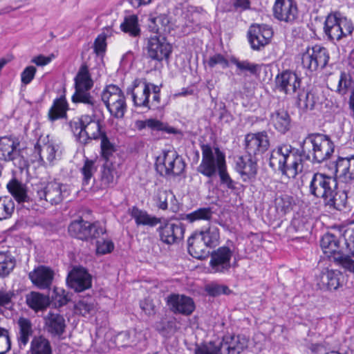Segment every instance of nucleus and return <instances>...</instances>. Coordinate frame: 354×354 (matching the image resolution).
Segmentation results:
<instances>
[{
  "label": "nucleus",
  "instance_id": "obj_49",
  "mask_svg": "<svg viewBox=\"0 0 354 354\" xmlns=\"http://www.w3.org/2000/svg\"><path fill=\"white\" fill-rule=\"evenodd\" d=\"M173 199H175V195L171 190L158 189L154 196L156 207L162 210L167 209L168 201H172Z\"/></svg>",
  "mask_w": 354,
  "mask_h": 354
},
{
  "label": "nucleus",
  "instance_id": "obj_33",
  "mask_svg": "<svg viewBox=\"0 0 354 354\" xmlns=\"http://www.w3.org/2000/svg\"><path fill=\"white\" fill-rule=\"evenodd\" d=\"M7 188L19 204L27 203L28 205L24 206L29 208L32 200L28 194L26 185L13 178L7 184Z\"/></svg>",
  "mask_w": 354,
  "mask_h": 354
},
{
  "label": "nucleus",
  "instance_id": "obj_4",
  "mask_svg": "<svg viewBox=\"0 0 354 354\" xmlns=\"http://www.w3.org/2000/svg\"><path fill=\"white\" fill-rule=\"evenodd\" d=\"M301 156L305 160L321 163L330 158L335 145L329 136L321 133H311L301 145Z\"/></svg>",
  "mask_w": 354,
  "mask_h": 354
},
{
  "label": "nucleus",
  "instance_id": "obj_50",
  "mask_svg": "<svg viewBox=\"0 0 354 354\" xmlns=\"http://www.w3.org/2000/svg\"><path fill=\"white\" fill-rule=\"evenodd\" d=\"M97 169L96 161L86 158L84 165L80 169L81 174L83 176V184H88Z\"/></svg>",
  "mask_w": 354,
  "mask_h": 354
},
{
  "label": "nucleus",
  "instance_id": "obj_64",
  "mask_svg": "<svg viewBox=\"0 0 354 354\" xmlns=\"http://www.w3.org/2000/svg\"><path fill=\"white\" fill-rule=\"evenodd\" d=\"M151 91L153 97L151 101H150L151 109H158L160 104V86L151 83Z\"/></svg>",
  "mask_w": 354,
  "mask_h": 354
},
{
  "label": "nucleus",
  "instance_id": "obj_2",
  "mask_svg": "<svg viewBox=\"0 0 354 354\" xmlns=\"http://www.w3.org/2000/svg\"><path fill=\"white\" fill-rule=\"evenodd\" d=\"M92 111L91 115H82L77 121L70 122L71 128L76 140L86 145L93 140H98L105 132L102 131L101 122L103 110L101 103L86 105Z\"/></svg>",
  "mask_w": 354,
  "mask_h": 354
},
{
  "label": "nucleus",
  "instance_id": "obj_54",
  "mask_svg": "<svg viewBox=\"0 0 354 354\" xmlns=\"http://www.w3.org/2000/svg\"><path fill=\"white\" fill-rule=\"evenodd\" d=\"M289 232L299 234L300 236L297 238L304 237L308 232L304 218L299 216L294 217L291 221Z\"/></svg>",
  "mask_w": 354,
  "mask_h": 354
},
{
  "label": "nucleus",
  "instance_id": "obj_5",
  "mask_svg": "<svg viewBox=\"0 0 354 354\" xmlns=\"http://www.w3.org/2000/svg\"><path fill=\"white\" fill-rule=\"evenodd\" d=\"M354 26L351 19L344 16L339 12H334L328 15L324 25V31L328 39L333 43L351 36Z\"/></svg>",
  "mask_w": 354,
  "mask_h": 354
},
{
  "label": "nucleus",
  "instance_id": "obj_46",
  "mask_svg": "<svg viewBox=\"0 0 354 354\" xmlns=\"http://www.w3.org/2000/svg\"><path fill=\"white\" fill-rule=\"evenodd\" d=\"M201 236L202 240L208 247L212 248L216 247L219 242V230L216 226L211 225L206 230L197 233Z\"/></svg>",
  "mask_w": 354,
  "mask_h": 354
},
{
  "label": "nucleus",
  "instance_id": "obj_56",
  "mask_svg": "<svg viewBox=\"0 0 354 354\" xmlns=\"http://www.w3.org/2000/svg\"><path fill=\"white\" fill-rule=\"evenodd\" d=\"M101 186L103 187H108L114 185V175L113 169L106 162L101 171Z\"/></svg>",
  "mask_w": 354,
  "mask_h": 354
},
{
  "label": "nucleus",
  "instance_id": "obj_3",
  "mask_svg": "<svg viewBox=\"0 0 354 354\" xmlns=\"http://www.w3.org/2000/svg\"><path fill=\"white\" fill-rule=\"evenodd\" d=\"M298 150L290 145H281L274 149L269 159V165L288 178H295L303 169L301 162L305 158L297 154Z\"/></svg>",
  "mask_w": 354,
  "mask_h": 354
},
{
  "label": "nucleus",
  "instance_id": "obj_63",
  "mask_svg": "<svg viewBox=\"0 0 354 354\" xmlns=\"http://www.w3.org/2000/svg\"><path fill=\"white\" fill-rule=\"evenodd\" d=\"M106 36L102 33L99 35L94 41V51L97 55L104 53L106 48Z\"/></svg>",
  "mask_w": 354,
  "mask_h": 354
},
{
  "label": "nucleus",
  "instance_id": "obj_8",
  "mask_svg": "<svg viewBox=\"0 0 354 354\" xmlns=\"http://www.w3.org/2000/svg\"><path fill=\"white\" fill-rule=\"evenodd\" d=\"M33 192L34 200L42 205L47 203L52 205L59 204L69 194L66 185L56 181L37 184Z\"/></svg>",
  "mask_w": 354,
  "mask_h": 354
},
{
  "label": "nucleus",
  "instance_id": "obj_30",
  "mask_svg": "<svg viewBox=\"0 0 354 354\" xmlns=\"http://www.w3.org/2000/svg\"><path fill=\"white\" fill-rule=\"evenodd\" d=\"M29 278L39 288L46 289L52 284L54 272L48 267L40 266L29 273Z\"/></svg>",
  "mask_w": 354,
  "mask_h": 354
},
{
  "label": "nucleus",
  "instance_id": "obj_17",
  "mask_svg": "<svg viewBox=\"0 0 354 354\" xmlns=\"http://www.w3.org/2000/svg\"><path fill=\"white\" fill-rule=\"evenodd\" d=\"M59 146L48 138H39L35 145L34 155L41 165H52L58 156Z\"/></svg>",
  "mask_w": 354,
  "mask_h": 354
},
{
  "label": "nucleus",
  "instance_id": "obj_19",
  "mask_svg": "<svg viewBox=\"0 0 354 354\" xmlns=\"http://www.w3.org/2000/svg\"><path fill=\"white\" fill-rule=\"evenodd\" d=\"M272 35V29L267 25H252L248 32L251 48L256 50H260L268 45Z\"/></svg>",
  "mask_w": 354,
  "mask_h": 354
},
{
  "label": "nucleus",
  "instance_id": "obj_9",
  "mask_svg": "<svg viewBox=\"0 0 354 354\" xmlns=\"http://www.w3.org/2000/svg\"><path fill=\"white\" fill-rule=\"evenodd\" d=\"M74 80L75 91L72 96L73 102L83 103L86 105L100 103L90 93L93 82L86 64L80 66Z\"/></svg>",
  "mask_w": 354,
  "mask_h": 354
},
{
  "label": "nucleus",
  "instance_id": "obj_32",
  "mask_svg": "<svg viewBox=\"0 0 354 354\" xmlns=\"http://www.w3.org/2000/svg\"><path fill=\"white\" fill-rule=\"evenodd\" d=\"M187 249L189 254L194 258L203 259L209 254V248L201 239V236L195 233L187 240Z\"/></svg>",
  "mask_w": 354,
  "mask_h": 354
},
{
  "label": "nucleus",
  "instance_id": "obj_62",
  "mask_svg": "<svg viewBox=\"0 0 354 354\" xmlns=\"http://www.w3.org/2000/svg\"><path fill=\"white\" fill-rule=\"evenodd\" d=\"M37 69L33 66H29L24 68L21 73V80L24 85H27L31 82L36 74Z\"/></svg>",
  "mask_w": 354,
  "mask_h": 354
},
{
  "label": "nucleus",
  "instance_id": "obj_15",
  "mask_svg": "<svg viewBox=\"0 0 354 354\" xmlns=\"http://www.w3.org/2000/svg\"><path fill=\"white\" fill-rule=\"evenodd\" d=\"M338 185L336 178L323 173H315L309 183V193L317 198H326Z\"/></svg>",
  "mask_w": 354,
  "mask_h": 354
},
{
  "label": "nucleus",
  "instance_id": "obj_21",
  "mask_svg": "<svg viewBox=\"0 0 354 354\" xmlns=\"http://www.w3.org/2000/svg\"><path fill=\"white\" fill-rule=\"evenodd\" d=\"M160 240L167 245L178 243L183 239L185 227L180 222L166 221L157 229Z\"/></svg>",
  "mask_w": 354,
  "mask_h": 354
},
{
  "label": "nucleus",
  "instance_id": "obj_42",
  "mask_svg": "<svg viewBox=\"0 0 354 354\" xmlns=\"http://www.w3.org/2000/svg\"><path fill=\"white\" fill-rule=\"evenodd\" d=\"M29 354H52L48 339L42 335L34 337L30 343Z\"/></svg>",
  "mask_w": 354,
  "mask_h": 354
},
{
  "label": "nucleus",
  "instance_id": "obj_44",
  "mask_svg": "<svg viewBox=\"0 0 354 354\" xmlns=\"http://www.w3.org/2000/svg\"><path fill=\"white\" fill-rule=\"evenodd\" d=\"M16 260L9 251L0 252V277H8L13 270Z\"/></svg>",
  "mask_w": 354,
  "mask_h": 354
},
{
  "label": "nucleus",
  "instance_id": "obj_35",
  "mask_svg": "<svg viewBox=\"0 0 354 354\" xmlns=\"http://www.w3.org/2000/svg\"><path fill=\"white\" fill-rule=\"evenodd\" d=\"M257 161L252 157L240 156L236 162V169L241 174L243 180L254 177L257 174Z\"/></svg>",
  "mask_w": 354,
  "mask_h": 354
},
{
  "label": "nucleus",
  "instance_id": "obj_26",
  "mask_svg": "<svg viewBox=\"0 0 354 354\" xmlns=\"http://www.w3.org/2000/svg\"><path fill=\"white\" fill-rule=\"evenodd\" d=\"M67 283L76 292H82L91 288V276L84 268H74L68 274Z\"/></svg>",
  "mask_w": 354,
  "mask_h": 354
},
{
  "label": "nucleus",
  "instance_id": "obj_18",
  "mask_svg": "<svg viewBox=\"0 0 354 354\" xmlns=\"http://www.w3.org/2000/svg\"><path fill=\"white\" fill-rule=\"evenodd\" d=\"M301 83L299 75L290 70L282 71L275 77L277 89L287 95H293L300 91Z\"/></svg>",
  "mask_w": 354,
  "mask_h": 354
},
{
  "label": "nucleus",
  "instance_id": "obj_22",
  "mask_svg": "<svg viewBox=\"0 0 354 354\" xmlns=\"http://www.w3.org/2000/svg\"><path fill=\"white\" fill-rule=\"evenodd\" d=\"M273 15L281 21L293 23L298 16L297 3L294 0H276Z\"/></svg>",
  "mask_w": 354,
  "mask_h": 354
},
{
  "label": "nucleus",
  "instance_id": "obj_58",
  "mask_svg": "<svg viewBox=\"0 0 354 354\" xmlns=\"http://www.w3.org/2000/svg\"><path fill=\"white\" fill-rule=\"evenodd\" d=\"M352 84L353 82L351 75L345 72H342L339 76L336 91L339 94L344 95L346 94L349 89L352 87Z\"/></svg>",
  "mask_w": 354,
  "mask_h": 354
},
{
  "label": "nucleus",
  "instance_id": "obj_13",
  "mask_svg": "<svg viewBox=\"0 0 354 354\" xmlns=\"http://www.w3.org/2000/svg\"><path fill=\"white\" fill-rule=\"evenodd\" d=\"M329 59L327 48L319 44L308 46L301 53V64L310 72L324 68Z\"/></svg>",
  "mask_w": 354,
  "mask_h": 354
},
{
  "label": "nucleus",
  "instance_id": "obj_23",
  "mask_svg": "<svg viewBox=\"0 0 354 354\" xmlns=\"http://www.w3.org/2000/svg\"><path fill=\"white\" fill-rule=\"evenodd\" d=\"M151 84L146 82L141 84L139 80H136L132 88H127V93H131L136 106L151 109L149 100Z\"/></svg>",
  "mask_w": 354,
  "mask_h": 354
},
{
  "label": "nucleus",
  "instance_id": "obj_39",
  "mask_svg": "<svg viewBox=\"0 0 354 354\" xmlns=\"http://www.w3.org/2000/svg\"><path fill=\"white\" fill-rule=\"evenodd\" d=\"M136 128L142 131L146 127L151 129V130L162 131L168 133H176L177 130L171 127H169L158 120L156 119H147L145 120H136L135 122Z\"/></svg>",
  "mask_w": 354,
  "mask_h": 354
},
{
  "label": "nucleus",
  "instance_id": "obj_7",
  "mask_svg": "<svg viewBox=\"0 0 354 354\" xmlns=\"http://www.w3.org/2000/svg\"><path fill=\"white\" fill-rule=\"evenodd\" d=\"M202 160L197 167V171L203 176L212 178L226 165L225 154L216 147L213 149L207 144L201 146Z\"/></svg>",
  "mask_w": 354,
  "mask_h": 354
},
{
  "label": "nucleus",
  "instance_id": "obj_55",
  "mask_svg": "<svg viewBox=\"0 0 354 354\" xmlns=\"http://www.w3.org/2000/svg\"><path fill=\"white\" fill-rule=\"evenodd\" d=\"M274 205L278 212L285 214L291 209L292 198L287 194H281L275 198Z\"/></svg>",
  "mask_w": 354,
  "mask_h": 354
},
{
  "label": "nucleus",
  "instance_id": "obj_11",
  "mask_svg": "<svg viewBox=\"0 0 354 354\" xmlns=\"http://www.w3.org/2000/svg\"><path fill=\"white\" fill-rule=\"evenodd\" d=\"M101 100L111 116L115 118L124 117L127 105L124 92L119 86L107 85L101 93Z\"/></svg>",
  "mask_w": 354,
  "mask_h": 354
},
{
  "label": "nucleus",
  "instance_id": "obj_28",
  "mask_svg": "<svg viewBox=\"0 0 354 354\" xmlns=\"http://www.w3.org/2000/svg\"><path fill=\"white\" fill-rule=\"evenodd\" d=\"M335 167L336 172L339 173L342 183L354 189V156L339 158Z\"/></svg>",
  "mask_w": 354,
  "mask_h": 354
},
{
  "label": "nucleus",
  "instance_id": "obj_45",
  "mask_svg": "<svg viewBox=\"0 0 354 354\" xmlns=\"http://www.w3.org/2000/svg\"><path fill=\"white\" fill-rule=\"evenodd\" d=\"M120 28L124 32L133 37H139L140 35L138 19L134 15L126 17L124 21L120 24Z\"/></svg>",
  "mask_w": 354,
  "mask_h": 354
},
{
  "label": "nucleus",
  "instance_id": "obj_61",
  "mask_svg": "<svg viewBox=\"0 0 354 354\" xmlns=\"http://www.w3.org/2000/svg\"><path fill=\"white\" fill-rule=\"evenodd\" d=\"M11 347L9 332L0 327V354H5Z\"/></svg>",
  "mask_w": 354,
  "mask_h": 354
},
{
  "label": "nucleus",
  "instance_id": "obj_43",
  "mask_svg": "<svg viewBox=\"0 0 354 354\" xmlns=\"http://www.w3.org/2000/svg\"><path fill=\"white\" fill-rule=\"evenodd\" d=\"M27 305L32 309L38 311L46 308L49 304V299L44 295L31 292L26 296Z\"/></svg>",
  "mask_w": 354,
  "mask_h": 354
},
{
  "label": "nucleus",
  "instance_id": "obj_29",
  "mask_svg": "<svg viewBox=\"0 0 354 354\" xmlns=\"http://www.w3.org/2000/svg\"><path fill=\"white\" fill-rule=\"evenodd\" d=\"M19 142L12 136L0 138V159L5 161H15L19 157L20 151L17 149Z\"/></svg>",
  "mask_w": 354,
  "mask_h": 354
},
{
  "label": "nucleus",
  "instance_id": "obj_1",
  "mask_svg": "<svg viewBox=\"0 0 354 354\" xmlns=\"http://www.w3.org/2000/svg\"><path fill=\"white\" fill-rule=\"evenodd\" d=\"M345 248L340 246L339 239L332 233L325 234L320 241L324 254L333 258L339 265L354 273V260L348 255L354 257V228L348 229L344 234Z\"/></svg>",
  "mask_w": 354,
  "mask_h": 354
},
{
  "label": "nucleus",
  "instance_id": "obj_14",
  "mask_svg": "<svg viewBox=\"0 0 354 354\" xmlns=\"http://www.w3.org/2000/svg\"><path fill=\"white\" fill-rule=\"evenodd\" d=\"M270 139L267 131L249 133L245 136L244 150L248 156L258 160L270 147Z\"/></svg>",
  "mask_w": 354,
  "mask_h": 354
},
{
  "label": "nucleus",
  "instance_id": "obj_40",
  "mask_svg": "<svg viewBox=\"0 0 354 354\" xmlns=\"http://www.w3.org/2000/svg\"><path fill=\"white\" fill-rule=\"evenodd\" d=\"M170 19L166 14H160L156 17L150 16L149 18L148 29L153 33H160L161 32H169Z\"/></svg>",
  "mask_w": 354,
  "mask_h": 354
},
{
  "label": "nucleus",
  "instance_id": "obj_36",
  "mask_svg": "<svg viewBox=\"0 0 354 354\" xmlns=\"http://www.w3.org/2000/svg\"><path fill=\"white\" fill-rule=\"evenodd\" d=\"M17 339L19 347L25 346L34 333L33 325L31 321L26 317H19L17 322Z\"/></svg>",
  "mask_w": 354,
  "mask_h": 354
},
{
  "label": "nucleus",
  "instance_id": "obj_52",
  "mask_svg": "<svg viewBox=\"0 0 354 354\" xmlns=\"http://www.w3.org/2000/svg\"><path fill=\"white\" fill-rule=\"evenodd\" d=\"M15 209L12 200L8 197H0V221L11 216Z\"/></svg>",
  "mask_w": 354,
  "mask_h": 354
},
{
  "label": "nucleus",
  "instance_id": "obj_59",
  "mask_svg": "<svg viewBox=\"0 0 354 354\" xmlns=\"http://www.w3.org/2000/svg\"><path fill=\"white\" fill-rule=\"evenodd\" d=\"M205 291L212 297H217L222 294L229 295L231 290L225 285L212 283L205 286Z\"/></svg>",
  "mask_w": 354,
  "mask_h": 354
},
{
  "label": "nucleus",
  "instance_id": "obj_48",
  "mask_svg": "<svg viewBox=\"0 0 354 354\" xmlns=\"http://www.w3.org/2000/svg\"><path fill=\"white\" fill-rule=\"evenodd\" d=\"M75 311L84 317L92 315L95 311L94 300L91 297L83 298L75 305Z\"/></svg>",
  "mask_w": 354,
  "mask_h": 354
},
{
  "label": "nucleus",
  "instance_id": "obj_34",
  "mask_svg": "<svg viewBox=\"0 0 354 354\" xmlns=\"http://www.w3.org/2000/svg\"><path fill=\"white\" fill-rule=\"evenodd\" d=\"M340 272L326 269L322 272L317 281V286L321 290H335L340 285Z\"/></svg>",
  "mask_w": 354,
  "mask_h": 354
},
{
  "label": "nucleus",
  "instance_id": "obj_24",
  "mask_svg": "<svg viewBox=\"0 0 354 354\" xmlns=\"http://www.w3.org/2000/svg\"><path fill=\"white\" fill-rule=\"evenodd\" d=\"M351 193L354 194V189L349 188V186L344 185L342 189H339L337 186L324 198L323 203L330 209L342 211L346 207L348 194Z\"/></svg>",
  "mask_w": 354,
  "mask_h": 354
},
{
  "label": "nucleus",
  "instance_id": "obj_47",
  "mask_svg": "<svg viewBox=\"0 0 354 354\" xmlns=\"http://www.w3.org/2000/svg\"><path fill=\"white\" fill-rule=\"evenodd\" d=\"M297 104L298 106L303 110H313L317 102L314 93L311 91H301L297 93Z\"/></svg>",
  "mask_w": 354,
  "mask_h": 354
},
{
  "label": "nucleus",
  "instance_id": "obj_25",
  "mask_svg": "<svg viewBox=\"0 0 354 354\" xmlns=\"http://www.w3.org/2000/svg\"><path fill=\"white\" fill-rule=\"evenodd\" d=\"M167 302L170 310L176 314L189 315L195 309L193 299L183 295L172 294L167 297Z\"/></svg>",
  "mask_w": 354,
  "mask_h": 354
},
{
  "label": "nucleus",
  "instance_id": "obj_20",
  "mask_svg": "<svg viewBox=\"0 0 354 354\" xmlns=\"http://www.w3.org/2000/svg\"><path fill=\"white\" fill-rule=\"evenodd\" d=\"M147 56L153 60L161 62L168 59L172 52V46L157 35L150 37L147 44Z\"/></svg>",
  "mask_w": 354,
  "mask_h": 354
},
{
  "label": "nucleus",
  "instance_id": "obj_57",
  "mask_svg": "<svg viewBox=\"0 0 354 354\" xmlns=\"http://www.w3.org/2000/svg\"><path fill=\"white\" fill-rule=\"evenodd\" d=\"M101 139V155L102 157L106 161L109 160V158L113 155L115 151L114 145L110 142L106 133H103L100 138Z\"/></svg>",
  "mask_w": 354,
  "mask_h": 354
},
{
  "label": "nucleus",
  "instance_id": "obj_12",
  "mask_svg": "<svg viewBox=\"0 0 354 354\" xmlns=\"http://www.w3.org/2000/svg\"><path fill=\"white\" fill-rule=\"evenodd\" d=\"M68 231L71 236L82 241L97 239L106 232L105 228L100 222L90 223L82 218L71 221Z\"/></svg>",
  "mask_w": 354,
  "mask_h": 354
},
{
  "label": "nucleus",
  "instance_id": "obj_10",
  "mask_svg": "<svg viewBox=\"0 0 354 354\" xmlns=\"http://www.w3.org/2000/svg\"><path fill=\"white\" fill-rule=\"evenodd\" d=\"M185 162L174 150L163 151L156 159V169L165 178L180 176L185 169Z\"/></svg>",
  "mask_w": 354,
  "mask_h": 354
},
{
  "label": "nucleus",
  "instance_id": "obj_16",
  "mask_svg": "<svg viewBox=\"0 0 354 354\" xmlns=\"http://www.w3.org/2000/svg\"><path fill=\"white\" fill-rule=\"evenodd\" d=\"M234 249L223 245L212 251L210 254L209 269L212 273H225L231 268V259Z\"/></svg>",
  "mask_w": 354,
  "mask_h": 354
},
{
  "label": "nucleus",
  "instance_id": "obj_60",
  "mask_svg": "<svg viewBox=\"0 0 354 354\" xmlns=\"http://www.w3.org/2000/svg\"><path fill=\"white\" fill-rule=\"evenodd\" d=\"M207 66L212 68L216 65H219L222 68H226L229 66L227 59L221 53H216L211 57L207 61Z\"/></svg>",
  "mask_w": 354,
  "mask_h": 354
},
{
  "label": "nucleus",
  "instance_id": "obj_31",
  "mask_svg": "<svg viewBox=\"0 0 354 354\" xmlns=\"http://www.w3.org/2000/svg\"><path fill=\"white\" fill-rule=\"evenodd\" d=\"M269 122L281 133H286L291 127V118L287 110L279 109L270 115Z\"/></svg>",
  "mask_w": 354,
  "mask_h": 354
},
{
  "label": "nucleus",
  "instance_id": "obj_51",
  "mask_svg": "<svg viewBox=\"0 0 354 354\" xmlns=\"http://www.w3.org/2000/svg\"><path fill=\"white\" fill-rule=\"evenodd\" d=\"M212 213L210 207L199 208L189 214H187L184 219L189 223H194L200 220L209 221L212 216Z\"/></svg>",
  "mask_w": 354,
  "mask_h": 354
},
{
  "label": "nucleus",
  "instance_id": "obj_38",
  "mask_svg": "<svg viewBox=\"0 0 354 354\" xmlns=\"http://www.w3.org/2000/svg\"><path fill=\"white\" fill-rule=\"evenodd\" d=\"M130 214L135 220L137 225H147L154 227L160 223V218L149 214L146 211L133 207L130 209Z\"/></svg>",
  "mask_w": 354,
  "mask_h": 354
},
{
  "label": "nucleus",
  "instance_id": "obj_27",
  "mask_svg": "<svg viewBox=\"0 0 354 354\" xmlns=\"http://www.w3.org/2000/svg\"><path fill=\"white\" fill-rule=\"evenodd\" d=\"M178 14H180V16L178 18L177 26L181 27L183 33L189 34L198 28L199 23L197 20L198 14L194 11L193 7L176 8V15Z\"/></svg>",
  "mask_w": 354,
  "mask_h": 354
},
{
  "label": "nucleus",
  "instance_id": "obj_41",
  "mask_svg": "<svg viewBox=\"0 0 354 354\" xmlns=\"http://www.w3.org/2000/svg\"><path fill=\"white\" fill-rule=\"evenodd\" d=\"M68 104L64 97L57 98L48 111V119L54 122L58 119L64 118L66 116Z\"/></svg>",
  "mask_w": 354,
  "mask_h": 354
},
{
  "label": "nucleus",
  "instance_id": "obj_37",
  "mask_svg": "<svg viewBox=\"0 0 354 354\" xmlns=\"http://www.w3.org/2000/svg\"><path fill=\"white\" fill-rule=\"evenodd\" d=\"M46 326L48 333L53 335H61L64 333L66 323L64 317L57 313H49L46 317Z\"/></svg>",
  "mask_w": 354,
  "mask_h": 354
},
{
  "label": "nucleus",
  "instance_id": "obj_53",
  "mask_svg": "<svg viewBox=\"0 0 354 354\" xmlns=\"http://www.w3.org/2000/svg\"><path fill=\"white\" fill-rule=\"evenodd\" d=\"M232 62L236 65L240 71H248L255 75L259 73L262 67V65L251 63L248 60L239 61L236 59H233Z\"/></svg>",
  "mask_w": 354,
  "mask_h": 354
},
{
  "label": "nucleus",
  "instance_id": "obj_6",
  "mask_svg": "<svg viewBox=\"0 0 354 354\" xmlns=\"http://www.w3.org/2000/svg\"><path fill=\"white\" fill-rule=\"evenodd\" d=\"M246 347L244 338L227 335L218 342H210L196 348L195 354H240Z\"/></svg>",
  "mask_w": 354,
  "mask_h": 354
}]
</instances>
